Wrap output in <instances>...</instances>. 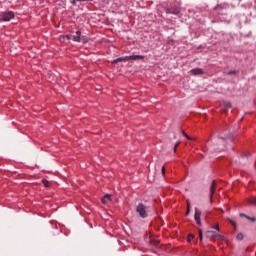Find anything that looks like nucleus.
<instances>
[{
    "mask_svg": "<svg viewBox=\"0 0 256 256\" xmlns=\"http://www.w3.org/2000/svg\"><path fill=\"white\" fill-rule=\"evenodd\" d=\"M207 239H211L216 241V239H221V235H219V225L212 227V230H208L206 232Z\"/></svg>",
    "mask_w": 256,
    "mask_h": 256,
    "instance_id": "1",
    "label": "nucleus"
},
{
    "mask_svg": "<svg viewBox=\"0 0 256 256\" xmlns=\"http://www.w3.org/2000/svg\"><path fill=\"white\" fill-rule=\"evenodd\" d=\"M143 59H145V56H143V55H132V56H125V57L117 58L112 63L115 64V63H121L123 61H139V60H143Z\"/></svg>",
    "mask_w": 256,
    "mask_h": 256,
    "instance_id": "2",
    "label": "nucleus"
},
{
    "mask_svg": "<svg viewBox=\"0 0 256 256\" xmlns=\"http://www.w3.org/2000/svg\"><path fill=\"white\" fill-rule=\"evenodd\" d=\"M136 212L142 217V219H147L149 214H147V207L143 203H139L136 207Z\"/></svg>",
    "mask_w": 256,
    "mask_h": 256,
    "instance_id": "3",
    "label": "nucleus"
},
{
    "mask_svg": "<svg viewBox=\"0 0 256 256\" xmlns=\"http://www.w3.org/2000/svg\"><path fill=\"white\" fill-rule=\"evenodd\" d=\"M73 41L76 43H88L89 39L87 36L81 35V31H76L75 34H73Z\"/></svg>",
    "mask_w": 256,
    "mask_h": 256,
    "instance_id": "4",
    "label": "nucleus"
},
{
    "mask_svg": "<svg viewBox=\"0 0 256 256\" xmlns=\"http://www.w3.org/2000/svg\"><path fill=\"white\" fill-rule=\"evenodd\" d=\"M11 19H15V13H13L12 11L0 13V21L7 22L11 21Z\"/></svg>",
    "mask_w": 256,
    "mask_h": 256,
    "instance_id": "5",
    "label": "nucleus"
},
{
    "mask_svg": "<svg viewBox=\"0 0 256 256\" xmlns=\"http://www.w3.org/2000/svg\"><path fill=\"white\" fill-rule=\"evenodd\" d=\"M194 219H195L197 225H201V212L197 208H195Z\"/></svg>",
    "mask_w": 256,
    "mask_h": 256,
    "instance_id": "6",
    "label": "nucleus"
},
{
    "mask_svg": "<svg viewBox=\"0 0 256 256\" xmlns=\"http://www.w3.org/2000/svg\"><path fill=\"white\" fill-rule=\"evenodd\" d=\"M167 13H170L171 15H179V13H181V10L178 7H173L168 9Z\"/></svg>",
    "mask_w": 256,
    "mask_h": 256,
    "instance_id": "7",
    "label": "nucleus"
},
{
    "mask_svg": "<svg viewBox=\"0 0 256 256\" xmlns=\"http://www.w3.org/2000/svg\"><path fill=\"white\" fill-rule=\"evenodd\" d=\"M190 73H192V75H203V69L201 68H195V69H192L190 71Z\"/></svg>",
    "mask_w": 256,
    "mask_h": 256,
    "instance_id": "8",
    "label": "nucleus"
},
{
    "mask_svg": "<svg viewBox=\"0 0 256 256\" xmlns=\"http://www.w3.org/2000/svg\"><path fill=\"white\" fill-rule=\"evenodd\" d=\"M110 201H111V195H109V194H106V195L102 198V203H103L104 205H107V203H110Z\"/></svg>",
    "mask_w": 256,
    "mask_h": 256,
    "instance_id": "9",
    "label": "nucleus"
},
{
    "mask_svg": "<svg viewBox=\"0 0 256 256\" xmlns=\"http://www.w3.org/2000/svg\"><path fill=\"white\" fill-rule=\"evenodd\" d=\"M247 203H249L250 205H253L254 207H256V197H250L247 200Z\"/></svg>",
    "mask_w": 256,
    "mask_h": 256,
    "instance_id": "10",
    "label": "nucleus"
},
{
    "mask_svg": "<svg viewBox=\"0 0 256 256\" xmlns=\"http://www.w3.org/2000/svg\"><path fill=\"white\" fill-rule=\"evenodd\" d=\"M215 187H216V184H215V181H213L211 186H210V195H211V197H213V193H215Z\"/></svg>",
    "mask_w": 256,
    "mask_h": 256,
    "instance_id": "11",
    "label": "nucleus"
},
{
    "mask_svg": "<svg viewBox=\"0 0 256 256\" xmlns=\"http://www.w3.org/2000/svg\"><path fill=\"white\" fill-rule=\"evenodd\" d=\"M61 39H67L68 41H73V34H68L66 36H63Z\"/></svg>",
    "mask_w": 256,
    "mask_h": 256,
    "instance_id": "12",
    "label": "nucleus"
},
{
    "mask_svg": "<svg viewBox=\"0 0 256 256\" xmlns=\"http://www.w3.org/2000/svg\"><path fill=\"white\" fill-rule=\"evenodd\" d=\"M191 211V204H189V201H187V211L186 215H189V212Z\"/></svg>",
    "mask_w": 256,
    "mask_h": 256,
    "instance_id": "13",
    "label": "nucleus"
},
{
    "mask_svg": "<svg viewBox=\"0 0 256 256\" xmlns=\"http://www.w3.org/2000/svg\"><path fill=\"white\" fill-rule=\"evenodd\" d=\"M236 239L238 241H243V234L242 233H239L237 236H236Z\"/></svg>",
    "mask_w": 256,
    "mask_h": 256,
    "instance_id": "14",
    "label": "nucleus"
},
{
    "mask_svg": "<svg viewBox=\"0 0 256 256\" xmlns=\"http://www.w3.org/2000/svg\"><path fill=\"white\" fill-rule=\"evenodd\" d=\"M182 135H183L184 137H186V139H188L189 141H191L192 138H191L189 135H187V133H185V131L182 132Z\"/></svg>",
    "mask_w": 256,
    "mask_h": 256,
    "instance_id": "15",
    "label": "nucleus"
},
{
    "mask_svg": "<svg viewBox=\"0 0 256 256\" xmlns=\"http://www.w3.org/2000/svg\"><path fill=\"white\" fill-rule=\"evenodd\" d=\"M199 239L200 241H203V231L199 230Z\"/></svg>",
    "mask_w": 256,
    "mask_h": 256,
    "instance_id": "16",
    "label": "nucleus"
},
{
    "mask_svg": "<svg viewBox=\"0 0 256 256\" xmlns=\"http://www.w3.org/2000/svg\"><path fill=\"white\" fill-rule=\"evenodd\" d=\"M43 185H45L46 187H49V181H47L46 179L42 180Z\"/></svg>",
    "mask_w": 256,
    "mask_h": 256,
    "instance_id": "17",
    "label": "nucleus"
},
{
    "mask_svg": "<svg viewBox=\"0 0 256 256\" xmlns=\"http://www.w3.org/2000/svg\"><path fill=\"white\" fill-rule=\"evenodd\" d=\"M226 75H237V71H230L228 73H226Z\"/></svg>",
    "mask_w": 256,
    "mask_h": 256,
    "instance_id": "18",
    "label": "nucleus"
},
{
    "mask_svg": "<svg viewBox=\"0 0 256 256\" xmlns=\"http://www.w3.org/2000/svg\"><path fill=\"white\" fill-rule=\"evenodd\" d=\"M178 145H181V142H177L176 144H175V146H174V151H177V146Z\"/></svg>",
    "mask_w": 256,
    "mask_h": 256,
    "instance_id": "19",
    "label": "nucleus"
},
{
    "mask_svg": "<svg viewBox=\"0 0 256 256\" xmlns=\"http://www.w3.org/2000/svg\"><path fill=\"white\" fill-rule=\"evenodd\" d=\"M195 236L193 235V234H189L188 235V239H189V241H191V239H193Z\"/></svg>",
    "mask_w": 256,
    "mask_h": 256,
    "instance_id": "20",
    "label": "nucleus"
},
{
    "mask_svg": "<svg viewBox=\"0 0 256 256\" xmlns=\"http://www.w3.org/2000/svg\"><path fill=\"white\" fill-rule=\"evenodd\" d=\"M162 175H165V166L162 167Z\"/></svg>",
    "mask_w": 256,
    "mask_h": 256,
    "instance_id": "21",
    "label": "nucleus"
},
{
    "mask_svg": "<svg viewBox=\"0 0 256 256\" xmlns=\"http://www.w3.org/2000/svg\"><path fill=\"white\" fill-rule=\"evenodd\" d=\"M231 225H233V227H235V221L229 220Z\"/></svg>",
    "mask_w": 256,
    "mask_h": 256,
    "instance_id": "22",
    "label": "nucleus"
},
{
    "mask_svg": "<svg viewBox=\"0 0 256 256\" xmlns=\"http://www.w3.org/2000/svg\"><path fill=\"white\" fill-rule=\"evenodd\" d=\"M248 219H250V221H255V218H249V217H248Z\"/></svg>",
    "mask_w": 256,
    "mask_h": 256,
    "instance_id": "23",
    "label": "nucleus"
},
{
    "mask_svg": "<svg viewBox=\"0 0 256 256\" xmlns=\"http://www.w3.org/2000/svg\"><path fill=\"white\" fill-rule=\"evenodd\" d=\"M226 107H231V104H229V103H228V104H226Z\"/></svg>",
    "mask_w": 256,
    "mask_h": 256,
    "instance_id": "24",
    "label": "nucleus"
},
{
    "mask_svg": "<svg viewBox=\"0 0 256 256\" xmlns=\"http://www.w3.org/2000/svg\"><path fill=\"white\" fill-rule=\"evenodd\" d=\"M154 245H159V242H155Z\"/></svg>",
    "mask_w": 256,
    "mask_h": 256,
    "instance_id": "25",
    "label": "nucleus"
}]
</instances>
